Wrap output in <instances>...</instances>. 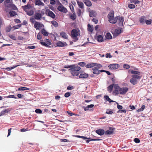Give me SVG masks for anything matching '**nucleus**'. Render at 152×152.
<instances>
[{"label": "nucleus", "mask_w": 152, "mask_h": 152, "mask_svg": "<svg viewBox=\"0 0 152 152\" xmlns=\"http://www.w3.org/2000/svg\"><path fill=\"white\" fill-rule=\"evenodd\" d=\"M64 67L65 68H69L70 72L72 75L73 76H77L78 75L80 74L79 71L81 69L80 66H76L74 65H65L64 66Z\"/></svg>", "instance_id": "obj_1"}, {"label": "nucleus", "mask_w": 152, "mask_h": 152, "mask_svg": "<svg viewBox=\"0 0 152 152\" xmlns=\"http://www.w3.org/2000/svg\"><path fill=\"white\" fill-rule=\"evenodd\" d=\"M132 78L130 79V82L133 85H135L137 84L138 80H139L141 78V76H139L136 75H132Z\"/></svg>", "instance_id": "obj_2"}, {"label": "nucleus", "mask_w": 152, "mask_h": 152, "mask_svg": "<svg viewBox=\"0 0 152 152\" xmlns=\"http://www.w3.org/2000/svg\"><path fill=\"white\" fill-rule=\"evenodd\" d=\"M71 32L72 37L75 39V42L78 39L77 37L79 34L80 33L76 29H72Z\"/></svg>", "instance_id": "obj_3"}, {"label": "nucleus", "mask_w": 152, "mask_h": 152, "mask_svg": "<svg viewBox=\"0 0 152 152\" xmlns=\"http://www.w3.org/2000/svg\"><path fill=\"white\" fill-rule=\"evenodd\" d=\"M58 3L60 5L58 6L57 10L61 12L65 13H66L67 12V9L59 1H58Z\"/></svg>", "instance_id": "obj_4"}, {"label": "nucleus", "mask_w": 152, "mask_h": 152, "mask_svg": "<svg viewBox=\"0 0 152 152\" xmlns=\"http://www.w3.org/2000/svg\"><path fill=\"white\" fill-rule=\"evenodd\" d=\"M45 13L47 15L53 19L55 18L56 17V15L53 12L49 9L46 10Z\"/></svg>", "instance_id": "obj_5"}, {"label": "nucleus", "mask_w": 152, "mask_h": 152, "mask_svg": "<svg viewBox=\"0 0 152 152\" xmlns=\"http://www.w3.org/2000/svg\"><path fill=\"white\" fill-rule=\"evenodd\" d=\"M116 18H117V21L119 23V26H122L123 25V22L124 21V18L120 16H117L116 17Z\"/></svg>", "instance_id": "obj_6"}, {"label": "nucleus", "mask_w": 152, "mask_h": 152, "mask_svg": "<svg viewBox=\"0 0 152 152\" xmlns=\"http://www.w3.org/2000/svg\"><path fill=\"white\" fill-rule=\"evenodd\" d=\"M119 66H120L118 64H110L108 66L109 69L112 70L118 69Z\"/></svg>", "instance_id": "obj_7"}, {"label": "nucleus", "mask_w": 152, "mask_h": 152, "mask_svg": "<svg viewBox=\"0 0 152 152\" xmlns=\"http://www.w3.org/2000/svg\"><path fill=\"white\" fill-rule=\"evenodd\" d=\"M109 130L106 131L105 132V135H110L113 134L114 131L115 130V129L112 127H109Z\"/></svg>", "instance_id": "obj_8"}, {"label": "nucleus", "mask_w": 152, "mask_h": 152, "mask_svg": "<svg viewBox=\"0 0 152 152\" xmlns=\"http://www.w3.org/2000/svg\"><path fill=\"white\" fill-rule=\"evenodd\" d=\"M128 90V88L127 87L121 88L119 90V93L121 94L124 95L126 93Z\"/></svg>", "instance_id": "obj_9"}, {"label": "nucleus", "mask_w": 152, "mask_h": 152, "mask_svg": "<svg viewBox=\"0 0 152 152\" xmlns=\"http://www.w3.org/2000/svg\"><path fill=\"white\" fill-rule=\"evenodd\" d=\"M114 86L115 90L113 91V92L116 95L118 94L119 93V90L121 88L117 84H114Z\"/></svg>", "instance_id": "obj_10"}, {"label": "nucleus", "mask_w": 152, "mask_h": 152, "mask_svg": "<svg viewBox=\"0 0 152 152\" xmlns=\"http://www.w3.org/2000/svg\"><path fill=\"white\" fill-rule=\"evenodd\" d=\"M43 25L39 23L36 22L34 24V27L36 29L39 30V28L42 27Z\"/></svg>", "instance_id": "obj_11"}, {"label": "nucleus", "mask_w": 152, "mask_h": 152, "mask_svg": "<svg viewBox=\"0 0 152 152\" xmlns=\"http://www.w3.org/2000/svg\"><path fill=\"white\" fill-rule=\"evenodd\" d=\"M96 132L100 136L103 135L105 133L104 130L102 129H99L96 131Z\"/></svg>", "instance_id": "obj_12"}, {"label": "nucleus", "mask_w": 152, "mask_h": 152, "mask_svg": "<svg viewBox=\"0 0 152 152\" xmlns=\"http://www.w3.org/2000/svg\"><path fill=\"white\" fill-rule=\"evenodd\" d=\"M24 10L26 12L29 10L32 7L31 5L29 4H28L27 5L23 6L22 7Z\"/></svg>", "instance_id": "obj_13"}, {"label": "nucleus", "mask_w": 152, "mask_h": 152, "mask_svg": "<svg viewBox=\"0 0 152 152\" xmlns=\"http://www.w3.org/2000/svg\"><path fill=\"white\" fill-rule=\"evenodd\" d=\"M56 45L58 47H63L66 46L67 44L65 42L59 41L57 43Z\"/></svg>", "instance_id": "obj_14"}, {"label": "nucleus", "mask_w": 152, "mask_h": 152, "mask_svg": "<svg viewBox=\"0 0 152 152\" xmlns=\"http://www.w3.org/2000/svg\"><path fill=\"white\" fill-rule=\"evenodd\" d=\"M11 109L8 108L2 111L0 114V116L3 115H5L7 113L11 111Z\"/></svg>", "instance_id": "obj_15"}, {"label": "nucleus", "mask_w": 152, "mask_h": 152, "mask_svg": "<svg viewBox=\"0 0 152 152\" xmlns=\"http://www.w3.org/2000/svg\"><path fill=\"white\" fill-rule=\"evenodd\" d=\"M42 17L41 14L38 12L36 13L34 15V18L36 20H40Z\"/></svg>", "instance_id": "obj_16"}, {"label": "nucleus", "mask_w": 152, "mask_h": 152, "mask_svg": "<svg viewBox=\"0 0 152 152\" xmlns=\"http://www.w3.org/2000/svg\"><path fill=\"white\" fill-rule=\"evenodd\" d=\"M88 76V74L87 73H81L79 76V77L81 78L86 79Z\"/></svg>", "instance_id": "obj_17"}, {"label": "nucleus", "mask_w": 152, "mask_h": 152, "mask_svg": "<svg viewBox=\"0 0 152 152\" xmlns=\"http://www.w3.org/2000/svg\"><path fill=\"white\" fill-rule=\"evenodd\" d=\"M121 32V31L120 28L116 29L115 31L113 34V35L115 36H117L118 34H120Z\"/></svg>", "instance_id": "obj_18"}, {"label": "nucleus", "mask_w": 152, "mask_h": 152, "mask_svg": "<svg viewBox=\"0 0 152 152\" xmlns=\"http://www.w3.org/2000/svg\"><path fill=\"white\" fill-rule=\"evenodd\" d=\"M93 73L95 74L98 75L100 73V70L98 69L96 67H94L92 68Z\"/></svg>", "instance_id": "obj_19"}, {"label": "nucleus", "mask_w": 152, "mask_h": 152, "mask_svg": "<svg viewBox=\"0 0 152 152\" xmlns=\"http://www.w3.org/2000/svg\"><path fill=\"white\" fill-rule=\"evenodd\" d=\"M104 98L106 101H108L110 103L111 102H115V101H113L110 98L109 96L107 95H105L104 96Z\"/></svg>", "instance_id": "obj_20"}, {"label": "nucleus", "mask_w": 152, "mask_h": 152, "mask_svg": "<svg viewBox=\"0 0 152 152\" xmlns=\"http://www.w3.org/2000/svg\"><path fill=\"white\" fill-rule=\"evenodd\" d=\"M130 72L131 74H133V75H136L139 76H140V72L138 71L132 70L130 71Z\"/></svg>", "instance_id": "obj_21"}, {"label": "nucleus", "mask_w": 152, "mask_h": 152, "mask_svg": "<svg viewBox=\"0 0 152 152\" xmlns=\"http://www.w3.org/2000/svg\"><path fill=\"white\" fill-rule=\"evenodd\" d=\"M83 2L87 6L90 7L92 5L91 2L89 0H84Z\"/></svg>", "instance_id": "obj_22"}, {"label": "nucleus", "mask_w": 152, "mask_h": 152, "mask_svg": "<svg viewBox=\"0 0 152 152\" xmlns=\"http://www.w3.org/2000/svg\"><path fill=\"white\" fill-rule=\"evenodd\" d=\"M60 36L61 37L65 39H68V35L65 32L62 31L60 33Z\"/></svg>", "instance_id": "obj_23"}, {"label": "nucleus", "mask_w": 152, "mask_h": 152, "mask_svg": "<svg viewBox=\"0 0 152 152\" xmlns=\"http://www.w3.org/2000/svg\"><path fill=\"white\" fill-rule=\"evenodd\" d=\"M117 18H116V17L115 18H114L113 17V18H112L111 19H109V20H108L109 21L110 23H111L115 24L116 23L117 21Z\"/></svg>", "instance_id": "obj_24"}, {"label": "nucleus", "mask_w": 152, "mask_h": 152, "mask_svg": "<svg viewBox=\"0 0 152 152\" xmlns=\"http://www.w3.org/2000/svg\"><path fill=\"white\" fill-rule=\"evenodd\" d=\"M96 39L99 42H102L103 40V37L102 35H99L96 37Z\"/></svg>", "instance_id": "obj_25"}, {"label": "nucleus", "mask_w": 152, "mask_h": 152, "mask_svg": "<svg viewBox=\"0 0 152 152\" xmlns=\"http://www.w3.org/2000/svg\"><path fill=\"white\" fill-rule=\"evenodd\" d=\"M35 4L37 5H42V6L44 5V4L40 0H36Z\"/></svg>", "instance_id": "obj_26"}, {"label": "nucleus", "mask_w": 152, "mask_h": 152, "mask_svg": "<svg viewBox=\"0 0 152 152\" xmlns=\"http://www.w3.org/2000/svg\"><path fill=\"white\" fill-rule=\"evenodd\" d=\"M94 105L93 104H91L88 105L86 107H85L84 110L85 111H86L89 110L90 108H92L94 107Z\"/></svg>", "instance_id": "obj_27"}, {"label": "nucleus", "mask_w": 152, "mask_h": 152, "mask_svg": "<svg viewBox=\"0 0 152 152\" xmlns=\"http://www.w3.org/2000/svg\"><path fill=\"white\" fill-rule=\"evenodd\" d=\"M95 63H91L88 64L86 65V67L87 68H91L93 67L94 66H95Z\"/></svg>", "instance_id": "obj_28"}, {"label": "nucleus", "mask_w": 152, "mask_h": 152, "mask_svg": "<svg viewBox=\"0 0 152 152\" xmlns=\"http://www.w3.org/2000/svg\"><path fill=\"white\" fill-rule=\"evenodd\" d=\"M96 12L95 11L91 10L90 12L89 16L91 17H94L96 15Z\"/></svg>", "instance_id": "obj_29"}, {"label": "nucleus", "mask_w": 152, "mask_h": 152, "mask_svg": "<svg viewBox=\"0 0 152 152\" xmlns=\"http://www.w3.org/2000/svg\"><path fill=\"white\" fill-rule=\"evenodd\" d=\"M114 13L113 12H110L108 14L107 17L109 20V19L113 18L114 17Z\"/></svg>", "instance_id": "obj_30"}, {"label": "nucleus", "mask_w": 152, "mask_h": 152, "mask_svg": "<svg viewBox=\"0 0 152 152\" xmlns=\"http://www.w3.org/2000/svg\"><path fill=\"white\" fill-rule=\"evenodd\" d=\"M41 33L45 36H48L49 34V33L45 29H42L41 31Z\"/></svg>", "instance_id": "obj_31"}, {"label": "nucleus", "mask_w": 152, "mask_h": 152, "mask_svg": "<svg viewBox=\"0 0 152 152\" xmlns=\"http://www.w3.org/2000/svg\"><path fill=\"white\" fill-rule=\"evenodd\" d=\"M29 89V88L25 87H20L18 89L19 91H24L26 90H28Z\"/></svg>", "instance_id": "obj_32"}, {"label": "nucleus", "mask_w": 152, "mask_h": 152, "mask_svg": "<svg viewBox=\"0 0 152 152\" xmlns=\"http://www.w3.org/2000/svg\"><path fill=\"white\" fill-rule=\"evenodd\" d=\"M140 23L143 24L145 23V17L144 16H142L140 18Z\"/></svg>", "instance_id": "obj_33"}, {"label": "nucleus", "mask_w": 152, "mask_h": 152, "mask_svg": "<svg viewBox=\"0 0 152 152\" xmlns=\"http://www.w3.org/2000/svg\"><path fill=\"white\" fill-rule=\"evenodd\" d=\"M114 84H112L109 86L107 88V90L109 92H111L113 90V86Z\"/></svg>", "instance_id": "obj_34"}, {"label": "nucleus", "mask_w": 152, "mask_h": 152, "mask_svg": "<svg viewBox=\"0 0 152 152\" xmlns=\"http://www.w3.org/2000/svg\"><path fill=\"white\" fill-rule=\"evenodd\" d=\"M105 37L106 39H112V36L108 32L107 33L106 35H105Z\"/></svg>", "instance_id": "obj_35"}, {"label": "nucleus", "mask_w": 152, "mask_h": 152, "mask_svg": "<svg viewBox=\"0 0 152 152\" xmlns=\"http://www.w3.org/2000/svg\"><path fill=\"white\" fill-rule=\"evenodd\" d=\"M26 12L27 14L29 16L32 15L34 14V11L32 10H28V11Z\"/></svg>", "instance_id": "obj_36"}, {"label": "nucleus", "mask_w": 152, "mask_h": 152, "mask_svg": "<svg viewBox=\"0 0 152 152\" xmlns=\"http://www.w3.org/2000/svg\"><path fill=\"white\" fill-rule=\"evenodd\" d=\"M9 14L10 15V16L11 17H13L15 15H17V13L16 12H15V11H10L9 12Z\"/></svg>", "instance_id": "obj_37"}, {"label": "nucleus", "mask_w": 152, "mask_h": 152, "mask_svg": "<svg viewBox=\"0 0 152 152\" xmlns=\"http://www.w3.org/2000/svg\"><path fill=\"white\" fill-rule=\"evenodd\" d=\"M77 3L79 7L81 9L83 8L84 4L83 2L77 1Z\"/></svg>", "instance_id": "obj_38"}, {"label": "nucleus", "mask_w": 152, "mask_h": 152, "mask_svg": "<svg viewBox=\"0 0 152 152\" xmlns=\"http://www.w3.org/2000/svg\"><path fill=\"white\" fill-rule=\"evenodd\" d=\"M88 30L89 31L91 32H92L93 30V27L89 24L88 25Z\"/></svg>", "instance_id": "obj_39"}, {"label": "nucleus", "mask_w": 152, "mask_h": 152, "mask_svg": "<svg viewBox=\"0 0 152 152\" xmlns=\"http://www.w3.org/2000/svg\"><path fill=\"white\" fill-rule=\"evenodd\" d=\"M70 17L71 19L73 20H75L76 18V15L75 13H73V14L70 15Z\"/></svg>", "instance_id": "obj_40"}, {"label": "nucleus", "mask_w": 152, "mask_h": 152, "mask_svg": "<svg viewBox=\"0 0 152 152\" xmlns=\"http://www.w3.org/2000/svg\"><path fill=\"white\" fill-rule=\"evenodd\" d=\"M131 3H134L135 4H138L140 3V1L137 0H130Z\"/></svg>", "instance_id": "obj_41"}, {"label": "nucleus", "mask_w": 152, "mask_h": 152, "mask_svg": "<svg viewBox=\"0 0 152 152\" xmlns=\"http://www.w3.org/2000/svg\"><path fill=\"white\" fill-rule=\"evenodd\" d=\"M51 23L55 27H57L58 26V23L54 20L51 21Z\"/></svg>", "instance_id": "obj_42"}, {"label": "nucleus", "mask_w": 152, "mask_h": 152, "mask_svg": "<svg viewBox=\"0 0 152 152\" xmlns=\"http://www.w3.org/2000/svg\"><path fill=\"white\" fill-rule=\"evenodd\" d=\"M87 140L86 141V142L87 143H88L90 141H97L99 140V139H90V138H88V139H87Z\"/></svg>", "instance_id": "obj_43"}, {"label": "nucleus", "mask_w": 152, "mask_h": 152, "mask_svg": "<svg viewBox=\"0 0 152 152\" xmlns=\"http://www.w3.org/2000/svg\"><path fill=\"white\" fill-rule=\"evenodd\" d=\"M17 66H18V65H17V66H14L11 67H7L5 68V69L7 71H10V70H12V69H14L15 68L17 67Z\"/></svg>", "instance_id": "obj_44"}, {"label": "nucleus", "mask_w": 152, "mask_h": 152, "mask_svg": "<svg viewBox=\"0 0 152 152\" xmlns=\"http://www.w3.org/2000/svg\"><path fill=\"white\" fill-rule=\"evenodd\" d=\"M106 113L108 114H112L113 113L112 110H111L110 109H107V110Z\"/></svg>", "instance_id": "obj_45"}, {"label": "nucleus", "mask_w": 152, "mask_h": 152, "mask_svg": "<svg viewBox=\"0 0 152 152\" xmlns=\"http://www.w3.org/2000/svg\"><path fill=\"white\" fill-rule=\"evenodd\" d=\"M145 23L147 25H150L151 23V19L146 20H145Z\"/></svg>", "instance_id": "obj_46"}, {"label": "nucleus", "mask_w": 152, "mask_h": 152, "mask_svg": "<svg viewBox=\"0 0 152 152\" xmlns=\"http://www.w3.org/2000/svg\"><path fill=\"white\" fill-rule=\"evenodd\" d=\"M145 107V105H143L142 106L141 108L138 110L137 111L138 112L142 111L143 110Z\"/></svg>", "instance_id": "obj_47"}, {"label": "nucleus", "mask_w": 152, "mask_h": 152, "mask_svg": "<svg viewBox=\"0 0 152 152\" xmlns=\"http://www.w3.org/2000/svg\"><path fill=\"white\" fill-rule=\"evenodd\" d=\"M41 43L42 45H43L47 47H50V46L48 44L43 42H41Z\"/></svg>", "instance_id": "obj_48"}, {"label": "nucleus", "mask_w": 152, "mask_h": 152, "mask_svg": "<svg viewBox=\"0 0 152 152\" xmlns=\"http://www.w3.org/2000/svg\"><path fill=\"white\" fill-rule=\"evenodd\" d=\"M42 38V36L41 34L40 33H39L38 34L37 36V39H38L40 40Z\"/></svg>", "instance_id": "obj_49"}, {"label": "nucleus", "mask_w": 152, "mask_h": 152, "mask_svg": "<svg viewBox=\"0 0 152 152\" xmlns=\"http://www.w3.org/2000/svg\"><path fill=\"white\" fill-rule=\"evenodd\" d=\"M128 7L130 9H133L135 7V5L133 4H129L128 5Z\"/></svg>", "instance_id": "obj_50"}, {"label": "nucleus", "mask_w": 152, "mask_h": 152, "mask_svg": "<svg viewBox=\"0 0 152 152\" xmlns=\"http://www.w3.org/2000/svg\"><path fill=\"white\" fill-rule=\"evenodd\" d=\"M35 112L37 113L41 114L42 113V111L40 109H37L35 110Z\"/></svg>", "instance_id": "obj_51"}, {"label": "nucleus", "mask_w": 152, "mask_h": 152, "mask_svg": "<svg viewBox=\"0 0 152 152\" xmlns=\"http://www.w3.org/2000/svg\"><path fill=\"white\" fill-rule=\"evenodd\" d=\"M78 65L80 66L83 67L85 66H86V64L84 62H81L79 63Z\"/></svg>", "instance_id": "obj_52"}, {"label": "nucleus", "mask_w": 152, "mask_h": 152, "mask_svg": "<svg viewBox=\"0 0 152 152\" xmlns=\"http://www.w3.org/2000/svg\"><path fill=\"white\" fill-rule=\"evenodd\" d=\"M7 98H14V99H16L17 97H15L14 95H10L9 96H7L6 97Z\"/></svg>", "instance_id": "obj_53"}, {"label": "nucleus", "mask_w": 152, "mask_h": 152, "mask_svg": "<svg viewBox=\"0 0 152 152\" xmlns=\"http://www.w3.org/2000/svg\"><path fill=\"white\" fill-rule=\"evenodd\" d=\"M124 68L128 69L130 68V66L127 64H124L123 66Z\"/></svg>", "instance_id": "obj_54"}, {"label": "nucleus", "mask_w": 152, "mask_h": 152, "mask_svg": "<svg viewBox=\"0 0 152 152\" xmlns=\"http://www.w3.org/2000/svg\"><path fill=\"white\" fill-rule=\"evenodd\" d=\"M12 1V0H5L4 3L5 4L8 3H11Z\"/></svg>", "instance_id": "obj_55"}, {"label": "nucleus", "mask_w": 152, "mask_h": 152, "mask_svg": "<svg viewBox=\"0 0 152 152\" xmlns=\"http://www.w3.org/2000/svg\"><path fill=\"white\" fill-rule=\"evenodd\" d=\"M69 7L71 11L73 12H74V9L73 6L71 4H70L69 5Z\"/></svg>", "instance_id": "obj_56"}, {"label": "nucleus", "mask_w": 152, "mask_h": 152, "mask_svg": "<svg viewBox=\"0 0 152 152\" xmlns=\"http://www.w3.org/2000/svg\"><path fill=\"white\" fill-rule=\"evenodd\" d=\"M95 66H96L98 68H100L102 67V66L101 64H99L95 63Z\"/></svg>", "instance_id": "obj_57"}, {"label": "nucleus", "mask_w": 152, "mask_h": 152, "mask_svg": "<svg viewBox=\"0 0 152 152\" xmlns=\"http://www.w3.org/2000/svg\"><path fill=\"white\" fill-rule=\"evenodd\" d=\"M134 141L135 142L137 143H139L140 142V140L138 138H136L134 139Z\"/></svg>", "instance_id": "obj_58"}, {"label": "nucleus", "mask_w": 152, "mask_h": 152, "mask_svg": "<svg viewBox=\"0 0 152 152\" xmlns=\"http://www.w3.org/2000/svg\"><path fill=\"white\" fill-rule=\"evenodd\" d=\"M21 26V24H18L17 25L15 26H13V27L15 29H17L19 28Z\"/></svg>", "instance_id": "obj_59"}, {"label": "nucleus", "mask_w": 152, "mask_h": 152, "mask_svg": "<svg viewBox=\"0 0 152 152\" xmlns=\"http://www.w3.org/2000/svg\"><path fill=\"white\" fill-rule=\"evenodd\" d=\"M105 57L107 58H111L112 57V56L110 55V53H107L105 55Z\"/></svg>", "instance_id": "obj_60"}, {"label": "nucleus", "mask_w": 152, "mask_h": 152, "mask_svg": "<svg viewBox=\"0 0 152 152\" xmlns=\"http://www.w3.org/2000/svg\"><path fill=\"white\" fill-rule=\"evenodd\" d=\"M117 104V108L119 110H121L122 109L123 107L121 105H118V103L115 102Z\"/></svg>", "instance_id": "obj_61"}, {"label": "nucleus", "mask_w": 152, "mask_h": 152, "mask_svg": "<svg viewBox=\"0 0 152 152\" xmlns=\"http://www.w3.org/2000/svg\"><path fill=\"white\" fill-rule=\"evenodd\" d=\"M10 38L14 40H16V38L13 35H11L10 36Z\"/></svg>", "instance_id": "obj_62"}, {"label": "nucleus", "mask_w": 152, "mask_h": 152, "mask_svg": "<svg viewBox=\"0 0 152 152\" xmlns=\"http://www.w3.org/2000/svg\"><path fill=\"white\" fill-rule=\"evenodd\" d=\"M81 10L80 9H78V10H77V14L79 16H80L81 15Z\"/></svg>", "instance_id": "obj_63"}, {"label": "nucleus", "mask_w": 152, "mask_h": 152, "mask_svg": "<svg viewBox=\"0 0 152 152\" xmlns=\"http://www.w3.org/2000/svg\"><path fill=\"white\" fill-rule=\"evenodd\" d=\"M70 95V93L69 92H66L64 94V96L66 97H68Z\"/></svg>", "instance_id": "obj_64"}]
</instances>
